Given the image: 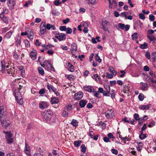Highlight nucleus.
Returning <instances> with one entry per match:
<instances>
[{"mask_svg": "<svg viewBox=\"0 0 156 156\" xmlns=\"http://www.w3.org/2000/svg\"><path fill=\"white\" fill-rule=\"evenodd\" d=\"M139 18L142 20H144L145 19V16L142 13H140L139 14Z\"/></svg>", "mask_w": 156, "mask_h": 156, "instance_id": "obj_53", "label": "nucleus"}, {"mask_svg": "<svg viewBox=\"0 0 156 156\" xmlns=\"http://www.w3.org/2000/svg\"><path fill=\"white\" fill-rule=\"evenodd\" d=\"M49 105L48 102L46 101H41L39 103V107L40 108L44 109L48 107Z\"/></svg>", "mask_w": 156, "mask_h": 156, "instance_id": "obj_7", "label": "nucleus"}, {"mask_svg": "<svg viewBox=\"0 0 156 156\" xmlns=\"http://www.w3.org/2000/svg\"><path fill=\"white\" fill-rule=\"evenodd\" d=\"M4 113V110L3 107L2 106H0V119L3 118Z\"/></svg>", "mask_w": 156, "mask_h": 156, "instance_id": "obj_28", "label": "nucleus"}, {"mask_svg": "<svg viewBox=\"0 0 156 156\" xmlns=\"http://www.w3.org/2000/svg\"><path fill=\"white\" fill-rule=\"evenodd\" d=\"M120 73H122L121 75H120V77H123L126 74V72L124 70H121L120 71Z\"/></svg>", "mask_w": 156, "mask_h": 156, "instance_id": "obj_59", "label": "nucleus"}, {"mask_svg": "<svg viewBox=\"0 0 156 156\" xmlns=\"http://www.w3.org/2000/svg\"><path fill=\"white\" fill-rule=\"evenodd\" d=\"M140 47L142 49H146L148 47V44L147 43L144 42L143 44H140Z\"/></svg>", "mask_w": 156, "mask_h": 156, "instance_id": "obj_31", "label": "nucleus"}, {"mask_svg": "<svg viewBox=\"0 0 156 156\" xmlns=\"http://www.w3.org/2000/svg\"><path fill=\"white\" fill-rule=\"evenodd\" d=\"M151 85H154V84L156 83V80L154 79V78H152L151 79Z\"/></svg>", "mask_w": 156, "mask_h": 156, "instance_id": "obj_56", "label": "nucleus"}, {"mask_svg": "<svg viewBox=\"0 0 156 156\" xmlns=\"http://www.w3.org/2000/svg\"><path fill=\"white\" fill-rule=\"evenodd\" d=\"M71 124L74 126H78V122L77 120L73 119Z\"/></svg>", "mask_w": 156, "mask_h": 156, "instance_id": "obj_27", "label": "nucleus"}, {"mask_svg": "<svg viewBox=\"0 0 156 156\" xmlns=\"http://www.w3.org/2000/svg\"><path fill=\"white\" fill-rule=\"evenodd\" d=\"M4 133L5 134L6 138H7L9 137H12V134L10 132H4Z\"/></svg>", "mask_w": 156, "mask_h": 156, "instance_id": "obj_38", "label": "nucleus"}, {"mask_svg": "<svg viewBox=\"0 0 156 156\" xmlns=\"http://www.w3.org/2000/svg\"><path fill=\"white\" fill-rule=\"evenodd\" d=\"M110 91L105 90L104 91V93H103V94L104 96L108 97L110 96Z\"/></svg>", "mask_w": 156, "mask_h": 156, "instance_id": "obj_42", "label": "nucleus"}, {"mask_svg": "<svg viewBox=\"0 0 156 156\" xmlns=\"http://www.w3.org/2000/svg\"><path fill=\"white\" fill-rule=\"evenodd\" d=\"M151 58L153 61L155 62L156 61V52H153L152 53Z\"/></svg>", "mask_w": 156, "mask_h": 156, "instance_id": "obj_33", "label": "nucleus"}, {"mask_svg": "<svg viewBox=\"0 0 156 156\" xmlns=\"http://www.w3.org/2000/svg\"><path fill=\"white\" fill-rule=\"evenodd\" d=\"M6 139L8 144H10L13 142V139L12 137H9Z\"/></svg>", "mask_w": 156, "mask_h": 156, "instance_id": "obj_49", "label": "nucleus"}, {"mask_svg": "<svg viewBox=\"0 0 156 156\" xmlns=\"http://www.w3.org/2000/svg\"><path fill=\"white\" fill-rule=\"evenodd\" d=\"M7 62H6L5 61L4 59H3L1 62V70L2 73H4L5 72V67H6L7 69L9 68V66H6Z\"/></svg>", "mask_w": 156, "mask_h": 156, "instance_id": "obj_4", "label": "nucleus"}, {"mask_svg": "<svg viewBox=\"0 0 156 156\" xmlns=\"http://www.w3.org/2000/svg\"><path fill=\"white\" fill-rule=\"evenodd\" d=\"M47 53L49 55H52L53 54V51L52 49L49 50L47 52Z\"/></svg>", "mask_w": 156, "mask_h": 156, "instance_id": "obj_62", "label": "nucleus"}, {"mask_svg": "<svg viewBox=\"0 0 156 156\" xmlns=\"http://www.w3.org/2000/svg\"><path fill=\"white\" fill-rule=\"evenodd\" d=\"M7 4L9 9H12L15 4V0H7Z\"/></svg>", "mask_w": 156, "mask_h": 156, "instance_id": "obj_8", "label": "nucleus"}, {"mask_svg": "<svg viewBox=\"0 0 156 156\" xmlns=\"http://www.w3.org/2000/svg\"><path fill=\"white\" fill-rule=\"evenodd\" d=\"M17 101L18 103L20 105H22L23 103V101L22 97L19 98V99L16 100Z\"/></svg>", "mask_w": 156, "mask_h": 156, "instance_id": "obj_57", "label": "nucleus"}, {"mask_svg": "<svg viewBox=\"0 0 156 156\" xmlns=\"http://www.w3.org/2000/svg\"><path fill=\"white\" fill-rule=\"evenodd\" d=\"M104 89L105 90L110 91V86L109 85L104 84Z\"/></svg>", "mask_w": 156, "mask_h": 156, "instance_id": "obj_46", "label": "nucleus"}, {"mask_svg": "<svg viewBox=\"0 0 156 156\" xmlns=\"http://www.w3.org/2000/svg\"><path fill=\"white\" fill-rule=\"evenodd\" d=\"M30 57L33 60H34L36 58L37 51L35 50H33L30 53Z\"/></svg>", "mask_w": 156, "mask_h": 156, "instance_id": "obj_16", "label": "nucleus"}, {"mask_svg": "<svg viewBox=\"0 0 156 156\" xmlns=\"http://www.w3.org/2000/svg\"><path fill=\"white\" fill-rule=\"evenodd\" d=\"M6 69V72L10 76H15V68L14 67H10V68H8Z\"/></svg>", "mask_w": 156, "mask_h": 156, "instance_id": "obj_5", "label": "nucleus"}, {"mask_svg": "<svg viewBox=\"0 0 156 156\" xmlns=\"http://www.w3.org/2000/svg\"><path fill=\"white\" fill-rule=\"evenodd\" d=\"M140 88L143 90H146L147 89L148 85L146 83L141 82L140 83Z\"/></svg>", "mask_w": 156, "mask_h": 156, "instance_id": "obj_19", "label": "nucleus"}, {"mask_svg": "<svg viewBox=\"0 0 156 156\" xmlns=\"http://www.w3.org/2000/svg\"><path fill=\"white\" fill-rule=\"evenodd\" d=\"M109 22L105 20H102V28L103 30L105 31H108V26L109 24Z\"/></svg>", "mask_w": 156, "mask_h": 156, "instance_id": "obj_6", "label": "nucleus"}, {"mask_svg": "<svg viewBox=\"0 0 156 156\" xmlns=\"http://www.w3.org/2000/svg\"><path fill=\"white\" fill-rule=\"evenodd\" d=\"M111 5L112 6V8L113 7L115 8L117 6V3L115 0H112V2H111Z\"/></svg>", "mask_w": 156, "mask_h": 156, "instance_id": "obj_37", "label": "nucleus"}, {"mask_svg": "<svg viewBox=\"0 0 156 156\" xmlns=\"http://www.w3.org/2000/svg\"><path fill=\"white\" fill-rule=\"evenodd\" d=\"M151 105L150 104L147 105H142L139 106V108L141 110H147L149 109Z\"/></svg>", "mask_w": 156, "mask_h": 156, "instance_id": "obj_14", "label": "nucleus"}, {"mask_svg": "<svg viewBox=\"0 0 156 156\" xmlns=\"http://www.w3.org/2000/svg\"><path fill=\"white\" fill-rule=\"evenodd\" d=\"M111 151L113 154L115 155H117L118 154V150L114 148L111 149Z\"/></svg>", "mask_w": 156, "mask_h": 156, "instance_id": "obj_52", "label": "nucleus"}, {"mask_svg": "<svg viewBox=\"0 0 156 156\" xmlns=\"http://www.w3.org/2000/svg\"><path fill=\"white\" fill-rule=\"evenodd\" d=\"M53 115V112L50 110L44 111L42 113L41 115L43 118L46 120H50Z\"/></svg>", "mask_w": 156, "mask_h": 156, "instance_id": "obj_1", "label": "nucleus"}, {"mask_svg": "<svg viewBox=\"0 0 156 156\" xmlns=\"http://www.w3.org/2000/svg\"><path fill=\"white\" fill-rule=\"evenodd\" d=\"M27 36L29 39L32 40L34 38L33 33L32 32L28 33Z\"/></svg>", "mask_w": 156, "mask_h": 156, "instance_id": "obj_39", "label": "nucleus"}, {"mask_svg": "<svg viewBox=\"0 0 156 156\" xmlns=\"http://www.w3.org/2000/svg\"><path fill=\"white\" fill-rule=\"evenodd\" d=\"M73 106L71 105V104H69L68 105L66 106L64 108H66V109L68 111H71L73 108Z\"/></svg>", "mask_w": 156, "mask_h": 156, "instance_id": "obj_29", "label": "nucleus"}, {"mask_svg": "<svg viewBox=\"0 0 156 156\" xmlns=\"http://www.w3.org/2000/svg\"><path fill=\"white\" fill-rule=\"evenodd\" d=\"M92 78L94 79L98 83H100L101 82L100 77L97 74H95L93 76H92Z\"/></svg>", "mask_w": 156, "mask_h": 156, "instance_id": "obj_20", "label": "nucleus"}, {"mask_svg": "<svg viewBox=\"0 0 156 156\" xmlns=\"http://www.w3.org/2000/svg\"><path fill=\"white\" fill-rule=\"evenodd\" d=\"M149 19L150 21H153L155 19L154 16L150 14L149 16Z\"/></svg>", "mask_w": 156, "mask_h": 156, "instance_id": "obj_58", "label": "nucleus"}, {"mask_svg": "<svg viewBox=\"0 0 156 156\" xmlns=\"http://www.w3.org/2000/svg\"><path fill=\"white\" fill-rule=\"evenodd\" d=\"M138 98L140 101H143L144 98V94L142 93L140 94L138 96Z\"/></svg>", "mask_w": 156, "mask_h": 156, "instance_id": "obj_40", "label": "nucleus"}, {"mask_svg": "<svg viewBox=\"0 0 156 156\" xmlns=\"http://www.w3.org/2000/svg\"><path fill=\"white\" fill-rule=\"evenodd\" d=\"M20 70L21 71V73L22 76L24 77L25 76V71L23 68V67H20Z\"/></svg>", "mask_w": 156, "mask_h": 156, "instance_id": "obj_41", "label": "nucleus"}, {"mask_svg": "<svg viewBox=\"0 0 156 156\" xmlns=\"http://www.w3.org/2000/svg\"><path fill=\"white\" fill-rule=\"evenodd\" d=\"M24 43L25 44V46L26 47H28L30 46V44L29 41L27 40L24 41Z\"/></svg>", "mask_w": 156, "mask_h": 156, "instance_id": "obj_50", "label": "nucleus"}, {"mask_svg": "<svg viewBox=\"0 0 156 156\" xmlns=\"http://www.w3.org/2000/svg\"><path fill=\"white\" fill-rule=\"evenodd\" d=\"M51 13L53 15L56 16H58L59 14V13L57 11V10H52Z\"/></svg>", "mask_w": 156, "mask_h": 156, "instance_id": "obj_47", "label": "nucleus"}, {"mask_svg": "<svg viewBox=\"0 0 156 156\" xmlns=\"http://www.w3.org/2000/svg\"><path fill=\"white\" fill-rule=\"evenodd\" d=\"M0 119L2 125L3 127L6 128L10 125V123L8 122V121H7L6 119Z\"/></svg>", "mask_w": 156, "mask_h": 156, "instance_id": "obj_10", "label": "nucleus"}, {"mask_svg": "<svg viewBox=\"0 0 156 156\" xmlns=\"http://www.w3.org/2000/svg\"><path fill=\"white\" fill-rule=\"evenodd\" d=\"M87 101L85 100H81L79 102L80 106L82 108L84 107L87 103Z\"/></svg>", "mask_w": 156, "mask_h": 156, "instance_id": "obj_18", "label": "nucleus"}, {"mask_svg": "<svg viewBox=\"0 0 156 156\" xmlns=\"http://www.w3.org/2000/svg\"><path fill=\"white\" fill-rule=\"evenodd\" d=\"M67 67L68 70L71 72H73L74 70V67L70 63L68 64Z\"/></svg>", "mask_w": 156, "mask_h": 156, "instance_id": "obj_25", "label": "nucleus"}, {"mask_svg": "<svg viewBox=\"0 0 156 156\" xmlns=\"http://www.w3.org/2000/svg\"><path fill=\"white\" fill-rule=\"evenodd\" d=\"M55 37L60 41H64L66 39V34L63 33H57Z\"/></svg>", "mask_w": 156, "mask_h": 156, "instance_id": "obj_3", "label": "nucleus"}, {"mask_svg": "<svg viewBox=\"0 0 156 156\" xmlns=\"http://www.w3.org/2000/svg\"><path fill=\"white\" fill-rule=\"evenodd\" d=\"M83 88L85 91L89 92H93L94 91V88L91 86H84Z\"/></svg>", "mask_w": 156, "mask_h": 156, "instance_id": "obj_13", "label": "nucleus"}, {"mask_svg": "<svg viewBox=\"0 0 156 156\" xmlns=\"http://www.w3.org/2000/svg\"><path fill=\"white\" fill-rule=\"evenodd\" d=\"M51 102L52 104H58L59 101L58 98L56 97H54L52 98H51Z\"/></svg>", "mask_w": 156, "mask_h": 156, "instance_id": "obj_22", "label": "nucleus"}, {"mask_svg": "<svg viewBox=\"0 0 156 156\" xmlns=\"http://www.w3.org/2000/svg\"><path fill=\"white\" fill-rule=\"evenodd\" d=\"M95 60L98 61L99 63H100L101 62V59L100 58L98 54H96L94 56Z\"/></svg>", "mask_w": 156, "mask_h": 156, "instance_id": "obj_36", "label": "nucleus"}, {"mask_svg": "<svg viewBox=\"0 0 156 156\" xmlns=\"http://www.w3.org/2000/svg\"><path fill=\"white\" fill-rule=\"evenodd\" d=\"M147 37L150 41V42H152L153 43L155 42V38L152 35H147Z\"/></svg>", "mask_w": 156, "mask_h": 156, "instance_id": "obj_26", "label": "nucleus"}, {"mask_svg": "<svg viewBox=\"0 0 156 156\" xmlns=\"http://www.w3.org/2000/svg\"><path fill=\"white\" fill-rule=\"evenodd\" d=\"M25 149H24V151H30V147L29 146V145L27 144L26 143H25Z\"/></svg>", "mask_w": 156, "mask_h": 156, "instance_id": "obj_48", "label": "nucleus"}, {"mask_svg": "<svg viewBox=\"0 0 156 156\" xmlns=\"http://www.w3.org/2000/svg\"><path fill=\"white\" fill-rule=\"evenodd\" d=\"M82 142V141L80 140L76 141L74 142V144L76 147H78L80 146Z\"/></svg>", "mask_w": 156, "mask_h": 156, "instance_id": "obj_34", "label": "nucleus"}, {"mask_svg": "<svg viewBox=\"0 0 156 156\" xmlns=\"http://www.w3.org/2000/svg\"><path fill=\"white\" fill-rule=\"evenodd\" d=\"M66 108H64V109L62 111V115L63 117H66L69 115L68 112L66 111Z\"/></svg>", "mask_w": 156, "mask_h": 156, "instance_id": "obj_24", "label": "nucleus"}, {"mask_svg": "<svg viewBox=\"0 0 156 156\" xmlns=\"http://www.w3.org/2000/svg\"><path fill=\"white\" fill-rule=\"evenodd\" d=\"M82 27H84V28L85 27H88V24L87 23L85 22H82L80 24Z\"/></svg>", "mask_w": 156, "mask_h": 156, "instance_id": "obj_60", "label": "nucleus"}, {"mask_svg": "<svg viewBox=\"0 0 156 156\" xmlns=\"http://www.w3.org/2000/svg\"><path fill=\"white\" fill-rule=\"evenodd\" d=\"M108 69L110 72L113 74L114 76L117 75V72L112 67L109 66L108 68Z\"/></svg>", "mask_w": 156, "mask_h": 156, "instance_id": "obj_23", "label": "nucleus"}, {"mask_svg": "<svg viewBox=\"0 0 156 156\" xmlns=\"http://www.w3.org/2000/svg\"><path fill=\"white\" fill-rule=\"evenodd\" d=\"M21 43V40L20 39H17L16 41V44L17 46L20 45Z\"/></svg>", "mask_w": 156, "mask_h": 156, "instance_id": "obj_64", "label": "nucleus"}, {"mask_svg": "<svg viewBox=\"0 0 156 156\" xmlns=\"http://www.w3.org/2000/svg\"><path fill=\"white\" fill-rule=\"evenodd\" d=\"M106 117L108 119H111L113 118L115 116V112L112 109H108L105 113Z\"/></svg>", "mask_w": 156, "mask_h": 156, "instance_id": "obj_2", "label": "nucleus"}, {"mask_svg": "<svg viewBox=\"0 0 156 156\" xmlns=\"http://www.w3.org/2000/svg\"><path fill=\"white\" fill-rule=\"evenodd\" d=\"M66 33L69 34H71L72 31V29L70 27L66 28Z\"/></svg>", "mask_w": 156, "mask_h": 156, "instance_id": "obj_51", "label": "nucleus"}, {"mask_svg": "<svg viewBox=\"0 0 156 156\" xmlns=\"http://www.w3.org/2000/svg\"><path fill=\"white\" fill-rule=\"evenodd\" d=\"M137 34L136 33H134L132 35V37L133 40H135L137 39Z\"/></svg>", "mask_w": 156, "mask_h": 156, "instance_id": "obj_55", "label": "nucleus"}, {"mask_svg": "<svg viewBox=\"0 0 156 156\" xmlns=\"http://www.w3.org/2000/svg\"><path fill=\"white\" fill-rule=\"evenodd\" d=\"M134 119L136 120H139L140 119L139 118V115L137 113H135L134 115Z\"/></svg>", "mask_w": 156, "mask_h": 156, "instance_id": "obj_54", "label": "nucleus"}, {"mask_svg": "<svg viewBox=\"0 0 156 156\" xmlns=\"http://www.w3.org/2000/svg\"><path fill=\"white\" fill-rule=\"evenodd\" d=\"M129 14V12H122L121 13V16L122 17H124L125 19H126V18L127 17V16Z\"/></svg>", "mask_w": 156, "mask_h": 156, "instance_id": "obj_45", "label": "nucleus"}, {"mask_svg": "<svg viewBox=\"0 0 156 156\" xmlns=\"http://www.w3.org/2000/svg\"><path fill=\"white\" fill-rule=\"evenodd\" d=\"M46 32V26L42 23L40 26V32L41 34H44Z\"/></svg>", "mask_w": 156, "mask_h": 156, "instance_id": "obj_12", "label": "nucleus"}, {"mask_svg": "<svg viewBox=\"0 0 156 156\" xmlns=\"http://www.w3.org/2000/svg\"><path fill=\"white\" fill-rule=\"evenodd\" d=\"M66 26H61L59 27V30L62 31H66Z\"/></svg>", "mask_w": 156, "mask_h": 156, "instance_id": "obj_61", "label": "nucleus"}, {"mask_svg": "<svg viewBox=\"0 0 156 156\" xmlns=\"http://www.w3.org/2000/svg\"><path fill=\"white\" fill-rule=\"evenodd\" d=\"M122 91L124 93H129V84H125L123 86Z\"/></svg>", "mask_w": 156, "mask_h": 156, "instance_id": "obj_15", "label": "nucleus"}, {"mask_svg": "<svg viewBox=\"0 0 156 156\" xmlns=\"http://www.w3.org/2000/svg\"><path fill=\"white\" fill-rule=\"evenodd\" d=\"M54 4L56 6H58L61 4L59 0H55L54 2Z\"/></svg>", "mask_w": 156, "mask_h": 156, "instance_id": "obj_63", "label": "nucleus"}, {"mask_svg": "<svg viewBox=\"0 0 156 156\" xmlns=\"http://www.w3.org/2000/svg\"><path fill=\"white\" fill-rule=\"evenodd\" d=\"M81 151L83 153L82 154H86L85 152L86 150V148L84 144H82L81 146Z\"/></svg>", "mask_w": 156, "mask_h": 156, "instance_id": "obj_32", "label": "nucleus"}, {"mask_svg": "<svg viewBox=\"0 0 156 156\" xmlns=\"http://www.w3.org/2000/svg\"><path fill=\"white\" fill-rule=\"evenodd\" d=\"M51 64L48 61L45 60L42 63H41V66L43 67L45 69L49 68V66Z\"/></svg>", "mask_w": 156, "mask_h": 156, "instance_id": "obj_11", "label": "nucleus"}, {"mask_svg": "<svg viewBox=\"0 0 156 156\" xmlns=\"http://www.w3.org/2000/svg\"><path fill=\"white\" fill-rule=\"evenodd\" d=\"M118 26L121 30H124L125 29V25L124 24L119 23L118 24Z\"/></svg>", "mask_w": 156, "mask_h": 156, "instance_id": "obj_43", "label": "nucleus"}, {"mask_svg": "<svg viewBox=\"0 0 156 156\" xmlns=\"http://www.w3.org/2000/svg\"><path fill=\"white\" fill-rule=\"evenodd\" d=\"M12 34V32L11 31H10L5 34V37L7 39H9L10 38Z\"/></svg>", "mask_w": 156, "mask_h": 156, "instance_id": "obj_30", "label": "nucleus"}, {"mask_svg": "<svg viewBox=\"0 0 156 156\" xmlns=\"http://www.w3.org/2000/svg\"><path fill=\"white\" fill-rule=\"evenodd\" d=\"M106 77L108 79H112L113 77V74L111 73H106Z\"/></svg>", "mask_w": 156, "mask_h": 156, "instance_id": "obj_44", "label": "nucleus"}, {"mask_svg": "<svg viewBox=\"0 0 156 156\" xmlns=\"http://www.w3.org/2000/svg\"><path fill=\"white\" fill-rule=\"evenodd\" d=\"M38 70L39 73L41 75H42L44 74V70L41 67H38Z\"/></svg>", "mask_w": 156, "mask_h": 156, "instance_id": "obj_35", "label": "nucleus"}, {"mask_svg": "<svg viewBox=\"0 0 156 156\" xmlns=\"http://www.w3.org/2000/svg\"><path fill=\"white\" fill-rule=\"evenodd\" d=\"M71 52L73 53L77 50V44L76 43H73L71 47Z\"/></svg>", "mask_w": 156, "mask_h": 156, "instance_id": "obj_21", "label": "nucleus"}, {"mask_svg": "<svg viewBox=\"0 0 156 156\" xmlns=\"http://www.w3.org/2000/svg\"><path fill=\"white\" fill-rule=\"evenodd\" d=\"M83 97V93L81 92H79L75 93L74 96L75 100H79L81 99Z\"/></svg>", "mask_w": 156, "mask_h": 156, "instance_id": "obj_9", "label": "nucleus"}, {"mask_svg": "<svg viewBox=\"0 0 156 156\" xmlns=\"http://www.w3.org/2000/svg\"><path fill=\"white\" fill-rule=\"evenodd\" d=\"M14 94L16 100H18L19 98L22 97L20 92L17 90H15L14 92Z\"/></svg>", "mask_w": 156, "mask_h": 156, "instance_id": "obj_17", "label": "nucleus"}]
</instances>
